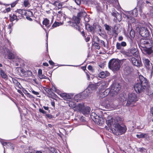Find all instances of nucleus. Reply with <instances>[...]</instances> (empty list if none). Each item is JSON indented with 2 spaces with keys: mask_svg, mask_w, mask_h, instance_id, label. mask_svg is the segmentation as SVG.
<instances>
[{
  "mask_svg": "<svg viewBox=\"0 0 153 153\" xmlns=\"http://www.w3.org/2000/svg\"><path fill=\"white\" fill-rule=\"evenodd\" d=\"M130 35L131 37H134V31L132 29L130 30Z\"/></svg>",
  "mask_w": 153,
  "mask_h": 153,
  "instance_id": "nucleus-42",
  "label": "nucleus"
},
{
  "mask_svg": "<svg viewBox=\"0 0 153 153\" xmlns=\"http://www.w3.org/2000/svg\"><path fill=\"white\" fill-rule=\"evenodd\" d=\"M27 96L30 98H32L33 97V96L32 95H31L29 93H27Z\"/></svg>",
  "mask_w": 153,
  "mask_h": 153,
  "instance_id": "nucleus-53",
  "label": "nucleus"
},
{
  "mask_svg": "<svg viewBox=\"0 0 153 153\" xmlns=\"http://www.w3.org/2000/svg\"><path fill=\"white\" fill-rule=\"evenodd\" d=\"M137 100V97L135 94L129 93L128 95L127 104L130 105L133 102H136Z\"/></svg>",
  "mask_w": 153,
  "mask_h": 153,
  "instance_id": "nucleus-10",
  "label": "nucleus"
},
{
  "mask_svg": "<svg viewBox=\"0 0 153 153\" xmlns=\"http://www.w3.org/2000/svg\"><path fill=\"white\" fill-rule=\"evenodd\" d=\"M43 65L45 66H48V64L47 62H44L43 63Z\"/></svg>",
  "mask_w": 153,
  "mask_h": 153,
  "instance_id": "nucleus-62",
  "label": "nucleus"
},
{
  "mask_svg": "<svg viewBox=\"0 0 153 153\" xmlns=\"http://www.w3.org/2000/svg\"><path fill=\"white\" fill-rule=\"evenodd\" d=\"M120 100L122 102H124L126 100L127 96L124 94H121L120 96Z\"/></svg>",
  "mask_w": 153,
  "mask_h": 153,
  "instance_id": "nucleus-32",
  "label": "nucleus"
},
{
  "mask_svg": "<svg viewBox=\"0 0 153 153\" xmlns=\"http://www.w3.org/2000/svg\"><path fill=\"white\" fill-rule=\"evenodd\" d=\"M17 91L18 93H19L20 94H21L22 95H24L22 93V91L21 90L18 89V90H17Z\"/></svg>",
  "mask_w": 153,
  "mask_h": 153,
  "instance_id": "nucleus-63",
  "label": "nucleus"
},
{
  "mask_svg": "<svg viewBox=\"0 0 153 153\" xmlns=\"http://www.w3.org/2000/svg\"><path fill=\"white\" fill-rule=\"evenodd\" d=\"M117 117H116L115 119H113L111 116H108L106 120V122L107 126L109 127H111L112 126L114 127L117 123L116 118Z\"/></svg>",
  "mask_w": 153,
  "mask_h": 153,
  "instance_id": "nucleus-9",
  "label": "nucleus"
},
{
  "mask_svg": "<svg viewBox=\"0 0 153 153\" xmlns=\"http://www.w3.org/2000/svg\"><path fill=\"white\" fill-rule=\"evenodd\" d=\"M53 4L55 6L57 7L58 9L61 8L62 7V4L57 1L54 2Z\"/></svg>",
  "mask_w": 153,
  "mask_h": 153,
  "instance_id": "nucleus-35",
  "label": "nucleus"
},
{
  "mask_svg": "<svg viewBox=\"0 0 153 153\" xmlns=\"http://www.w3.org/2000/svg\"><path fill=\"white\" fill-rule=\"evenodd\" d=\"M131 61L134 65L137 67H140L141 66V62L139 60H138L135 58L133 57L131 59Z\"/></svg>",
  "mask_w": 153,
  "mask_h": 153,
  "instance_id": "nucleus-16",
  "label": "nucleus"
},
{
  "mask_svg": "<svg viewBox=\"0 0 153 153\" xmlns=\"http://www.w3.org/2000/svg\"><path fill=\"white\" fill-rule=\"evenodd\" d=\"M86 25V28L89 31L91 32L92 33L94 32V27L90 25L87 24Z\"/></svg>",
  "mask_w": 153,
  "mask_h": 153,
  "instance_id": "nucleus-26",
  "label": "nucleus"
},
{
  "mask_svg": "<svg viewBox=\"0 0 153 153\" xmlns=\"http://www.w3.org/2000/svg\"><path fill=\"white\" fill-rule=\"evenodd\" d=\"M13 25L12 23L10 24L8 26V29H11Z\"/></svg>",
  "mask_w": 153,
  "mask_h": 153,
  "instance_id": "nucleus-54",
  "label": "nucleus"
},
{
  "mask_svg": "<svg viewBox=\"0 0 153 153\" xmlns=\"http://www.w3.org/2000/svg\"><path fill=\"white\" fill-rule=\"evenodd\" d=\"M0 72L2 78L6 79H7V76L4 71L1 70Z\"/></svg>",
  "mask_w": 153,
  "mask_h": 153,
  "instance_id": "nucleus-29",
  "label": "nucleus"
},
{
  "mask_svg": "<svg viewBox=\"0 0 153 153\" xmlns=\"http://www.w3.org/2000/svg\"><path fill=\"white\" fill-rule=\"evenodd\" d=\"M116 48L117 49L120 50L122 49V46L121 44L120 43H117L116 45Z\"/></svg>",
  "mask_w": 153,
  "mask_h": 153,
  "instance_id": "nucleus-41",
  "label": "nucleus"
},
{
  "mask_svg": "<svg viewBox=\"0 0 153 153\" xmlns=\"http://www.w3.org/2000/svg\"><path fill=\"white\" fill-rule=\"evenodd\" d=\"M68 105L70 108H74V110L79 111L84 115L88 114L91 111L90 108L88 106H85L83 103H79L76 105L75 102L70 101Z\"/></svg>",
  "mask_w": 153,
  "mask_h": 153,
  "instance_id": "nucleus-1",
  "label": "nucleus"
},
{
  "mask_svg": "<svg viewBox=\"0 0 153 153\" xmlns=\"http://www.w3.org/2000/svg\"><path fill=\"white\" fill-rule=\"evenodd\" d=\"M16 2L13 3L11 5V7H14L15 6V5H16Z\"/></svg>",
  "mask_w": 153,
  "mask_h": 153,
  "instance_id": "nucleus-64",
  "label": "nucleus"
},
{
  "mask_svg": "<svg viewBox=\"0 0 153 153\" xmlns=\"http://www.w3.org/2000/svg\"><path fill=\"white\" fill-rule=\"evenodd\" d=\"M140 34L143 37L147 38L149 36V34L148 29L145 27H142L139 29Z\"/></svg>",
  "mask_w": 153,
  "mask_h": 153,
  "instance_id": "nucleus-11",
  "label": "nucleus"
},
{
  "mask_svg": "<svg viewBox=\"0 0 153 153\" xmlns=\"http://www.w3.org/2000/svg\"><path fill=\"white\" fill-rule=\"evenodd\" d=\"M38 76L40 79H49L48 77L42 74V70L41 69H39L38 70Z\"/></svg>",
  "mask_w": 153,
  "mask_h": 153,
  "instance_id": "nucleus-20",
  "label": "nucleus"
},
{
  "mask_svg": "<svg viewBox=\"0 0 153 153\" xmlns=\"http://www.w3.org/2000/svg\"><path fill=\"white\" fill-rule=\"evenodd\" d=\"M94 45L95 46L96 49L98 50L100 49V46H99L97 42L94 43Z\"/></svg>",
  "mask_w": 153,
  "mask_h": 153,
  "instance_id": "nucleus-46",
  "label": "nucleus"
},
{
  "mask_svg": "<svg viewBox=\"0 0 153 153\" xmlns=\"http://www.w3.org/2000/svg\"><path fill=\"white\" fill-rule=\"evenodd\" d=\"M42 23L43 25H45V27L48 28H49L51 26V24L49 23V20L47 18L44 19Z\"/></svg>",
  "mask_w": 153,
  "mask_h": 153,
  "instance_id": "nucleus-24",
  "label": "nucleus"
},
{
  "mask_svg": "<svg viewBox=\"0 0 153 153\" xmlns=\"http://www.w3.org/2000/svg\"><path fill=\"white\" fill-rule=\"evenodd\" d=\"M138 15L137 8H135L132 10L128 11L126 13V15L127 19H129V22L130 23H134L135 20L134 17H136Z\"/></svg>",
  "mask_w": 153,
  "mask_h": 153,
  "instance_id": "nucleus-6",
  "label": "nucleus"
},
{
  "mask_svg": "<svg viewBox=\"0 0 153 153\" xmlns=\"http://www.w3.org/2000/svg\"><path fill=\"white\" fill-rule=\"evenodd\" d=\"M143 133H139L136 135L137 137L138 138H143Z\"/></svg>",
  "mask_w": 153,
  "mask_h": 153,
  "instance_id": "nucleus-43",
  "label": "nucleus"
},
{
  "mask_svg": "<svg viewBox=\"0 0 153 153\" xmlns=\"http://www.w3.org/2000/svg\"><path fill=\"white\" fill-rule=\"evenodd\" d=\"M135 85L134 88L137 93H140L145 89L147 85V80L143 76L140 75Z\"/></svg>",
  "mask_w": 153,
  "mask_h": 153,
  "instance_id": "nucleus-3",
  "label": "nucleus"
},
{
  "mask_svg": "<svg viewBox=\"0 0 153 153\" xmlns=\"http://www.w3.org/2000/svg\"><path fill=\"white\" fill-rule=\"evenodd\" d=\"M24 5L25 7H28L29 6L30 4L28 0H25L24 1Z\"/></svg>",
  "mask_w": 153,
  "mask_h": 153,
  "instance_id": "nucleus-39",
  "label": "nucleus"
},
{
  "mask_svg": "<svg viewBox=\"0 0 153 153\" xmlns=\"http://www.w3.org/2000/svg\"><path fill=\"white\" fill-rule=\"evenodd\" d=\"M143 138H145L147 140H148L149 138V136L147 134H143Z\"/></svg>",
  "mask_w": 153,
  "mask_h": 153,
  "instance_id": "nucleus-48",
  "label": "nucleus"
},
{
  "mask_svg": "<svg viewBox=\"0 0 153 153\" xmlns=\"http://www.w3.org/2000/svg\"><path fill=\"white\" fill-rule=\"evenodd\" d=\"M120 44L122 47H125L126 45V43L125 42H122Z\"/></svg>",
  "mask_w": 153,
  "mask_h": 153,
  "instance_id": "nucleus-51",
  "label": "nucleus"
},
{
  "mask_svg": "<svg viewBox=\"0 0 153 153\" xmlns=\"http://www.w3.org/2000/svg\"><path fill=\"white\" fill-rule=\"evenodd\" d=\"M30 16H26V18L30 21H32V19L30 17Z\"/></svg>",
  "mask_w": 153,
  "mask_h": 153,
  "instance_id": "nucleus-58",
  "label": "nucleus"
},
{
  "mask_svg": "<svg viewBox=\"0 0 153 153\" xmlns=\"http://www.w3.org/2000/svg\"><path fill=\"white\" fill-rule=\"evenodd\" d=\"M120 61L119 59H112L109 62L108 67L114 72H115L119 70L120 68Z\"/></svg>",
  "mask_w": 153,
  "mask_h": 153,
  "instance_id": "nucleus-5",
  "label": "nucleus"
},
{
  "mask_svg": "<svg viewBox=\"0 0 153 153\" xmlns=\"http://www.w3.org/2000/svg\"><path fill=\"white\" fill-rule=\"evenodd\" d=\"M144 64L148 72L152 74L153 72V67L152 64L150 63V61L148 59L144 58L143 59Z\"/></svg>",
  "mask_w": 153,
  "mask_h": 153,
  "instance_id": "nucleus-7",
  "label": "nucleus"
},
{
  "mask_svg": "<svg viewBox=\"0 0 153 153\" xmlns=\"http://www.w3.org/2000/svg\"><path fill=\"white\" fill-rule=\"evenodd\" d=\"M22 72L24 73L25 76H29L32 75V73L31 71L27 70L26 71H25L24 70H22L21 71Z\"/></svg>",
  "mask_w": 153,
  "mask_h": 153,
  "instance_id": "nucleus-27",
  "label": "nucleus"
},
{
  "mask_svg": "<svg viewBox=\"0 0 153 153\" xmlns=\"http://www.w3.org/2000/svg\"><path fill=\"white\" fill-rule=\"evenodd\" d=\"M86 13L85 11H82L79 13L78 15V16L81 17L82 16H85L86 15Z\"/></svg>",
  "mask_w": 153,
  "mask_h": 153,
  "instance_id": "nucleus-37",
  "label": "nucleus"
},
{
  "mask_svg": "<svg viewBox=\"0 0 153 153\" xmlns=\"http://www.w3.org/2000/svg\"><path fill=\"white\" fill-rule=\"evenodd\" d=\"M25 14L26 16H33V12L30 10L26 11H25Z\"/></svg>",
  "mask_w": 153,
  "mask_h": 153,
  "instance_id": "nucleus-34",
  "label": "nucleus"
},
{
  "mask_svg": "<svg viewBox=\"0 0 153 153\" xmlns=\"http://www.w3.org/2000/svg\"><path fill=\"white\" fill-rule=\"evenodd\" d=\"M144 48L146 52L149 55L152 54L153 52L152 48H147L146 47Z\"/></svg>",
  "mask_w": 153,
  "mask_h": 153,
  "instance_id": "nucleus-28",
  "label": "nucleus"
},
{
  "mask_svg": "<svg viewBox=\"0 0 153 153\" xmlns=\"http://www.w3.org/2000/svg\"><path fill=\"white\" fill-rule=\"evenodd\" d=\"M120 86L118 83L113 84L110 88H107L104 91L100 93V97L101 98H104L108 94L111 96H113L117 95L120 90Z\"/></svg>",
  "mask_w": 153,
  "mask_h": 153,
  "instance_id": "nucleus-2",
  "label": "nucleus"
},
{
  "mask_svg": "<svg viewBox=\"0 0 153 153\" xmlns=\"http://www.w3.org/2000/svg\"><path fill=\"white\" fill-rule=\"evenodd\" d=\"M116 120L118 123L114 126L111 129V131L113 134L118 136L124 133L126 131V128L125 126H122L120 125L121 121V118L117 117Z\"/></svg>",
  "mask_w": 153,
  "mask_h": 153,
  "instance_id": "nucleus-4",
  "label": "nucleus"
},
{
  "mask_svg": "<svg viewBox=\"0 0 153 153\" xmlns=\"http://www.w3.org/2000/svg\"><path fill=\"white\" fill-rule=\"evenodd\" d=\"M109 73L106 71H102L100 72L98 75V77L100 78L103 79L106 78L108 76H109Z\"/></svg>",
  "mask_w": 153,
  "mask_h": 153,
  "instance_id": "nucleus-19",
  "label": "nucleus"
},
{
  "mask_svg": "<svg viewBox=\"0 0 153 153\" xmlns=\"http://www.w3.org/2000/svg\"><path fill=\"white\" fill-rule=\"evenodd\" d=\"M130 52L133 56L135 57H138L139 55V52L137 48H132L131 49Z\"/></svg>",
  "mask_w": 153,
  "mask_h": 153,
  "instance_id": "nucleus-21",
  "label": "nucleus"
},
{
  "mask_svg": "<svg viewBox=\"0 0 153 153\" xmlns=\"http://www.w3.org/2000/svg\"><path fill=\"white\" fill-rule=\"evenodd\" d=\"M32 93L36 95H37L39 94V93L38 92L34 90L33 91Z\"/></svg>",
  "mask_w": 153,
  "mask_h": 153,
  "instance_id": "nucleus-55",
  "label": "nucleus"
},
{
  "mask_svg": "<svg viewBox=\"0 0 153 153\" xmlns=\"http://www.w3.org/2000/svg\"><path fill=\"white\" fill-rule=\"evenodd\" d=\"M59 95L64 100H72L71 99L73 97L74 94L71 93H61L59 94Z\"/></svg>",
  "mask_w": 153,
  "mask_h": 153,
  "instance_id": "nucleus-14",
  "label": "nucleus"
},
{
  "mask_svg": "<svg viewBox=\"0 0 153 153\" xmlns=\"http://www.w3.org/2000/svg\"><path fill=\"white\" fill-rule=\"evenodd\" d=\"M10 7L7 8L5 9V10H4V11L5 13L6 12H8L10 11Z\"/></svg>",
  "mask_w": 153,
  "mask_h": 153,
  "instance_id": "nucleus-52",
  "label": "nucleus"
},
{
  "mask_svg": "<svg viewBox=\"0 0 153 153\" xmlns=\"http://www.w3.org/2000/svg\"><path fill=\"white\" fill-rule=\"evenodd\" d=\"M104 26L105 27V29L106 30L108 31H110L111 30V29L108 25L105 24L104 25Z\"/></svg>",
  "mask_w": 153,
  "mask_h": 153,
  "instance_id": "nucleus-44",
  "label": "nucleus"
},
{
  "mask_svg": "<svg viewBox=\"0 0 153 153\" xmlns=\"http://www.w3.org/2000/svg\"><path fill=\"white\" fill-rule=\"evenodd\" d=\"M19 20V19L17 18L16 15L13 14L12 16H10V20L11 22H13L15 20H16L17 21Z\"/></svg>",
  "mask_w": 153,
  "mask_h": 153,
  "instance_id": "nucleus-33",
  "label": "nucleus"
},
{
  "mask_svg": "<svg viewBox=\"0 0 153 153\" xmlns=\"http://www.w3.org/2000/svg\"><path fill=\"white\" fill-rule=\"evenodd\" d=\"M8 53V58L10 59H13L15 58L14 55L11 52L8 51L7 52Z\"/></svg>",
  "mask_w": 153,
  "mask_h": 153,
  "instance_id": "nucleus-30",
  "label": "nucleus"
},
{
  "mask_svg": "<svg viewBox=\"0 0 153 153\" xmlns=\"http://www.w3.org/2000/svg\"><path fill=\"white\" fill-rule=\"evenodd\" d=\"M101 44H102L103 45V46L105 47V43L103 41L101 40Z\"/></svg>",
  "mask_w": 153,
  "mask_h": 153,
  "instance_id": "nucleus-59",
  "label": "nucleus"
},
{
  "mask_svg": "<svg viewBox=\"0 0 153 153\" xmlns=\"http://www.w3.org/2000/svg\"><path fill=\"white\" fill-rule=\"evenodd\" d=\"M51 151L53 153H58L57 151L53 148H51Z\"/></svg>",
  "mask_w": 153,
  "mask_h": 153,
  "instance_id": "nucleus-47",
  "label": "nucleus"
},
{
  "mask_svg": "<svg viewBox=\"0 0 153 153\" xmlns=\"http://www.w3.org/2000/svg\"><path fill=\"white\" fill-rule=\"evenodd\" d=\"M88 68L89 70L92 71L93 70V67L89 65Z\"/></svg>",
  "mask_w": 153,
  "mask_h": 153,
  "instance_id": "nucleus-56",
  "label": "nucleus"
},
{
  "mask_svg": "<svg viewBox=\"0 0 153 153\" xmlns=\"http://www.w3.org/2000/svg\"><path fill=\"white\" fill-rule=\"evenodd\" d=\"M76 3L78 5H80L81 3V0H75Z\"/></svg>",
  "mask_w": 153,
  "mask_h": 153,
  "instance_id": "nucleus-49",
  "label": "nucleus"
},
{
  "mask_svg": "<svg viewBox=\"0 0 153 153\" xmlns=\"http://www.w3.org/2000/svg\"><path fill=\"white\" fill-rule=\"evenodd\" d=\"M56 89L55 87L54 86H52V87L49 89L50 91L52 93L56 91Z\"/></svg>",
  "mask_w": 153,
  "mask_h": 153,
  "instance_id": "nucleus-40",
  "label": "nucleus"
},
{
  "mask_svg": "<svg viewBox=\"0 0 153 153\" xmlns=\"http://www.w3.org/2000/svg\"><path fill=\"white\" fill-rule=\"evenodd\" d=\"M95 88V86L94 85L92 84L90 85L88 88L85 90L82 93V95L85 97L88 96L91 93L93 92Z\"/></svg>",
  "mask_w": 153,
  "mask_h": 153,
  "instance_id": "nucleus-8",
  "label": "nucleus"
},
{
  "mask_svg": "<svg viewBox=\"0 0 153 153\" xmlns=\"http://www.w3.org/2000/svg\"><path fill=\"white\" fill-rule=\"evenodd\" d=\"M0 142L3 146L6 145L7 146L9 147L10 146H11L12 148H11V149L12 150H13L14 149V145L12 143L4 142L3 140L1 139H0Z\"/></svg>",
  "mask_w": 153,
  "mask_h": 153,
  "instance_id": "nucleus-22",
  "label": "nucleus"
},
{
  "mask_svg": "<svg viewBox=\"0 0 153 153\" xmlns=\"http://www.w3.org/2000/svg\"><path fill=\"white\" fill-rule=\"evenodd\" d=\"M82 95V93L78 94L74 97V99L78 102V100H81L83 98Z\"/></svg>",
  "mask_w": 153,
  "mask_h": 153,
  "instance_id": "nucleus-25",
  "label": "nucleus"
},
{
  "mask_svg": "<svg viewBox=\"0 0 153 153\" xmlns=\"http://www.w3.org/2000/svg\"><path fill=\"white\" fill-rule=\"evenodd\" d=\"M99 115H97L95 112H92L91 114V117L92 119L94 121L96 119V118L99 117Z\"/></svg>",
  "mask_w": 153,
  "mask_h": 153,
  "instance_id": "nucleus-31",
  "label": "nucleus"
},
{
  "mask_svg": "<svg viewBox=\"0 0 153 153\" xmlns=\"http://www.w3.org/2000/svg\"><path fill=\"white\" fill-rule=\"evenodd\" d=\"M12 81L16 87H17V88L20 89L22 88V86L21 85L20 83L16 79H12Z\"/></svg>",
  "mask_w": 153,
  "mask_h": 153,
  "instance_id": "nucleus-23",
  "label": "nucleus"
},
{
  "mask_svg": "<svg viewBox=\"0 0 153 153\" xmlns=\"http://www.w3.org/2000/svg\"><path fill=\"white\" fill-rule=\"evenodd\" d=\"M93 40L94 43H96L99 41L100 39L97 36H93Z\"/></svg>",
  "mask_w": 153,
  "mask_h": 153,
  "instance_id": "nucleus-38",
  "label": "nucleus"
},
{
  "mask_svg": "<svg viewBox=\"0 0 153 153\" xmlns=\"http://www.w3.org/2000/svg\"><path fill=\"white\" fill-rule=\"evenodd\" d=\"M149 44V41L148 40L145 39H142L140 40L139 43V46L143 48L146 47V46Z\"/></svg>",
  "mask_w": 153,
  "mask_h": 153,
  "instance_id": "nucleus-15",
  "label": "nucleus"
},
{
  "mask_svg": "<svg viewBox=\"0 0 153 153\" xmlns=\"http://www.w3.org/2000/svg\"><path fill=\"white\" fill-rule=\"evenodd\" d=\"M49 64L52 65H54V62H53L51 60H50L49 61Z\"/></svg>",
  "mask_w": 153,
  "mask_h": 153,
  "instance_id": "nucleus-57",
  "label": "nucleus"
},
{
  "mask_svg": "<svg viewBox=\"0 0 153 153\" xmlns=\"http://www.w3.org/2000/svg\"><path fill=\"white\" fill-rule=\"evenodd\" d=\"M62 25V23L61 22H55L52 25V28H53Z\"/></svg>",
  "mask_w": 153,
  "mask_h": 153,
  "instance_id": "nucleus-36",
  "label": "nucleus"
},
{
  "mask_svg": "<svg viewBox=\"0 0 153 153\" xmlns=\"http://www.w3.org/2000/svg\"><path fill=\"white\" fill-rule=\"evenodd\" d=\"M140 151L142 152L145 150V149L144 148H140L139 149Z\"/></svg>",
  "mask_w": 153,
  "mask_h": 153,
  "instance_id": "nucleus-61",
  "label": "nucleus"
},
{
  "mask_svg": "<svg viewBox=\"0 0 153 153\" xmlns=\"http://www.w3.org/2000/svg\"><path fill=\"white\" fill-rule=\"evenodd\" d=\"M39 111L43 114H45L46 113V112L44 111L43 109L41 108H39Z\"/></svg>",
  "mask_w": 153,
  "mask_h": 153,
  "instance_id": "nucleus-50",
  "label": "nucleus"
},
{
  "mask_svg": "<svg viewBox=\"0 0 153 153\" xmlns=\"http://www.w3.org/2000/svg\"><path fill=\"white\" fill-rule=\"evenodd\" d=\"M150 15L152 17H153V7H151L150 8Z\"/></svg>",
  "mask_w": 153,
  "mask_h": 153,
  "instance_id": "nucleus-45",
  "label": "nucleus"
},
{
  "mask_svg": "<svg viewBox=\"0 0 153 153\" xmlns=\"http://www.w3.org/2000/svg\"><path fill=\"white\" fill-rule=\"evenodd\" d=\"M123 39V37L122 36H120V37H119V38H118V40L119 41H121Z\"/></svg>",
  "mask_w": 153,
  "mask_h": 153,
  "instance_id": "nucleus-60",
  "label": "nucleus"
},
{
  "mask_svg": "<svg viewBox=\"0 0 153 153\" xmlns=\"http://www.w3.org/2000/svg\"><path fill=\"white\" fill-rule=\"evenodd\" d=\"M110 81L109 80L106 81L104 80L100 81L96 84V86H100L101 89L105 88L108 86Z\"/></svg>",
  "mask_w": 153,
  "mask_h": 153,
  "instance_id": "nucleus-13",
  "label": "nucleus"
},
{
  "mask_svg": "<svg viewBox=\"0 0 153 153\" xmlns=\"http://www.w3.org/2000/svg\"><path fill=\"white\" fill-rule=\"evenodd\" d=\"M112 15L115 17L116 19L114 18V20H117L119 22H120L122 19L121 15L119 13L116 11H114L112 13Z\"/></svg>",
  "mask_w": 153,
  "mask_h": 153,
  "instance_id": "nucleus-17",
  "label": "nucleus"
},
{
  "mask_svg": "<svg viewBox=\"0 0 153 153\" xmlns=\"http://www.w3.org/2000/svg\"><path fill=\"white\" fill-rule=\"evenodd\" d=\"M79 21L80 20L79 18L75 17V19L74 20L73 22H72L70 21H69L68 23L70 25L74 27L75 29L79 30V27L78 25L79 23Z\"/></svg>",
  "mask_w": 153,
  "mask_h": 153,
  "instance_id": "nucleus-12",
  "label": "nucleus"
},
{
  "mask_svg": "<svg viewBox=\"0 0 153 153\" xmlns=\"http://www.w3.org/2000/svg\"><path fill=\"white\" fill-rule=\"evenodd\" d=\"M96 120L94 122L96 123L97 124L99 125H101L104 122V119L101 115L99 116L98 118H96Z\"/></svg>",
  "mask_w": 153,
  "mask_h": 153,
  "instance_id": "nucleus-18",
  "label": "nucleus"
}]
</instances>
